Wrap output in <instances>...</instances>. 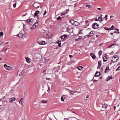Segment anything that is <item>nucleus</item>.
Returning a JSON list of instances; mask_svg holds the SVG:
<instances>
[{
    "instance_id": "nucleus-1",
    "label": "nucleus",
    "mask_w": 120,
    "mask_h": 120,
    "mask_svg": "<svg viewBox=\"0 0 120 120\" xmlns=\"http://www.w3.org/2000/svg\"><path fill=\"white\" fill-rule=\"evenodd\" d=\"M34 57L36 60L40 61L41 60V56L40 54L38 53H36L35 54Z\"/></svg>"
},
{
    "instance_id": "nucleus-2",
    "label": "nucleus",
    "mask_w": 120,
    "mask_h": 120,
    "mask_svg": "<svg viewBox=\"0 0 120 120\" xmlns=\"http://www.w3.org/2000/svg\"><path fill=\"white\" fill-rule=\"evenodd\" d=\"M118 59V56L116 55H114L112 59V63H115Z\"/></svg>"
},
{
    "instance_id": "nucleus-3",
    "label": "nucleus",
    "mask_w": 120,
    "mask_h": 120,
    "mask_svg": "<svg viewBox=\"0 0 120 120\" xmlns=\"http://www.w3.org/2000/svg\"><path fill=\"white\" fill-rule=\"evenodd\" d=\"M98 24L96 23H95L93 24L92 25V28L94 29H98L99 28Z\"/></svg>"
},
{
    "instance_id": "nucleus-4",
    "label": "nucleus",
    "mask_w": 120,
    "mask_h": 120,
    "mask_svg": "<svg viewBox=\"0 0 120 120\" xmlns=\"http://www.w3.org/2000/svg\"><path fill=\"white\" fill-rule=\"evenodd\" d=\"M47 33L46 34V36H45V38H51V36L50 33L48 31H47Z\"/></svg>"
},
{
    "instance_id": "nucleus-5",
    "label": "nucleus",
    "mask_w": 120,
    "mask_h": 120,
    "mask_svg": "<svg viewBox=\"0 0 120 120\" xmlns=\"http://www.w3.org/2000/svg\"><path fill=\"white\" fill-rule=\"evenodd\" d=\"M40 6L39 4L37 3H35L34 4V6L35 8H39Z\"/></svg>"
},
{
    "instance_id": "nucleus-6",
    "label": "nucleus",
    "mask_w": 120,
    "mask_h": 120,
    "mask_svg": "<svg viewBox=\"0 0 120 120\" xmlns=\"http://www.w3.org/2000/svg\"><path fill=\"white\" fill-rule=\"evenodd\" d=\"M4 66L6 70H9L11 69V67L10 66H8L5 64L4 65Z\"/></svg>"
},
{
    "instance_id": "nucleus-7",
    "label": "nucleus",
    "mask_w": 120,
    "mask_h": 120,
    "mask_svg": "<svg viewBox=\"0 0 120 120\" xmlns=\"http://www.w3.org/2000/svg\"><path fill=\"white\" fill-rule=\"evenodd\" d=\"M16 99L15 98H10L9 100V102L10 103L12 102H13L15 101Z\"/></svg>"
},
{
    "instance_id": "nucleus-8",
    "label": "nucleus",
    "mask_w": 120,
    "mask_h": 120,
    "mask_svg": "<svg viewBox=\"0 0 120 120\" xmlns=\"http://www.w3.org/2000/svg\"><path fill=\"white\" fill-rule=\"evenodd\" d=\"M34 20V19L32 18L31 19H28L26 20V22H28L30 23H32L33 21Z\"/></svg>"
},
{
    "instance_id": "nucleus-9",
    "label": "nucleus",
    "mask_w": 120,
    "mask_h": 120,
    "mask_svg": "<svg viewBox=\"0 0 120 120\" xmlns=\"http://www.w3.org/2000/svg\"><path fill=\"white\" fill-rule=\"evenodd\" d=\"M38 44L41 45L45 44V41H38Z\"/></svg>"
},
{
    "instance_id": "nucleus-10",
    "label": "nucleus",
    "mask_w": 120,
    "mask_h": 120,
    "mask_svg": "<svg viewBox=\"0 0 120 120\" xmlns=\"http://www.w3.org/2000/svg\"><path fill=\"white\" fill-rule=\"evenodd\" d=\"M16 36L19 37L20 38H22L23 36V34L22 33L16 35Z\"/></svg>"
},
{
    "instance_id": "nucleus-11",
    "label": "nucleus",
    "mask_w": 120,
    "mask_h": 120,
    "mask_svg": "<svg viewBox=\"0 0 120 120\" xmlns=\"http://www.w3.org/2000/svg\"><path fill=\"white\" fill-rule=\"evenodd\" d=\"M25 59H26V61L28 63H29L31 61L30 59L29 58L26 57Z\"/></svg>"
},
{
    "instance_id": "nucleus-12",
    "label": "nucleus",
    "mask_w": 120,
    "mask_h": 120,
    "mask_svg": "<svg viewBox=\"0 0 120 120\" xmlns=\"http://www.w3.org/2000/svg\"><path fill=\"white\" fill-rule=\"evenodd\" d=\"M109 66H107L106 67V68H105V72L106 73V72H109Z\"/></svg>"
},
{
    "instance_id": "nucleus-13",
    "label": "nucleus",
    "mask_w": 120,
    "mask_h": 120,
    "mask_svg": "<svg viewBox=\"0 0 120 120\" xmlns=\"http://www.w3.org/2000/svg\"><path fill=\"white\" fill-rule=\"evenodd\" d=\"M23 101V98H22L21 99H20V101H19V103L21 104V105H23V103L22 102Z\"/></svg>"
},
{
    "instance_id": "nucleus-14",
    "label": "nucleus",
    "mask_w": 120,
    "mask_h": 120,
    "mask_svg": "<svg viewBox=\"0 0 120 120\" xmlns=\"http://www.w3.org/2000/svg\"><path fill=\"white\" fill-rule=\"evenodd\" d=\"M100 73L98 71H97L95 73V76L96 77H98L100 75Z\"/></svg>"
},
{
    "instance_id": "nucleus-15",
    "label": "nucleus",
    "mask_w": 120,
    "mask_h": 120,
    "mask_svg": "<svg viewBox=\"0 0 120 120\" xmlns=\"http://www.w3.org/2000/svg\"><path fill=\"white\" fill-rule=\"evenodd\" d=\"M90 55L92 57V58L93 59H95L96 57V56L93 53H91L90 54Z\"/></svg>"
},
{
    "instance_id": "nucleus-16",
    "label": "nucleus",
    "mask_w": 120,
    "mask_h": 120,
    "mask_svg": "<svg viewBox=\"0 0 120 120\" xmlns=\"http://www.w3.org/2000/svg\"><path fill=\"white\" fill-rule=\"evenodd\" d=\"M113 77L112 76H108L106 79V81H108L109 80L111 79H112Z\"/></svg>"
},
{
    "instance_id": "nucleus-17",
    "label": "nucleus",
    "mask_w": 120,
    "mask_h": 120,
    "mask_svg": "<svg viewBox=\"0 0 120 120\" xmlns=\"http://www.w3.org/2000/svg\"><path fill=\"white\" fill-rule=\"evenodd\" d=\"M57 43L58 44V45L59 47H61V42L60 41L58 40L57 41Z\"/></svg>"
},
{
    "instance_id": "nucleus-18",
    "label": "nucleus",
    "mask_w": 120,
    "mask_h": 120,
    "mask_svg": "<svg viewBox=\"0 0 120 120\" xmlns=\"http://www.w3.org/2000/svg\"><path fill=\"white\" fill-rule=\"evenodd\" d=\"M69 21L71 24L74 25L75 21H74V20H69Z\"/></svg>"
},
{
    "instance_id": "nucleus-19",
    "label": "nucleus",
    "mask_w": 120,
    "mask_h": 120,
    "mask_svg": "<svg viewBox=\"0 0 120 120\" xmlns=\"http://www.w3.org/2000/svg\"><path fill=\"white\" fill-rule=\"evenodd\" d=\"M66 95H63L61 97V100L62 101H64V97Z\"/></svg>"
},
{
    "instance_id": "nucleus-20",
    "label": "nucleus",
    "mask_w": 120,
    "mask_h": 120,
    "mask_svg": "<svg viewBox=\"0 0 120 120\" xmlns=\"http://www.w3.org/2000/svg\"><path fill=\"white\" fill-rule=\"evenodd\" d=\"M103 60L104 62H106L107 60V57L106 56H104L103 58Z\"/></svg>"
},
{
    "instance_id": "nucleus-21",
    "label": "nucleus",
    "mask_w": 120,
    "mask_h": 120,
    "mask_svg": "<svg viewBox=\"0 0 120 120\" xmlns=\"http://www.w3.org/2000/svg\"><path fill=\"white\" fill-rule=\"evenodd\" d=\"M80 24V23L78 22H76V21H75V24H74V25H75L76 26H77L79 25Z\"/></svg>"
},
{
    "instance_id": "nucleus-22",
    "label": "nucleus",
    "mask_w": 120,
    "mask_h": 120,
    "mask_svg": "<svg viewBox=\"0 0 120 120\" xmlns=\"http://www.w3.org/2000/svg\"><path fill=\"white\" fill-rule=\"evenodd\" d=\"M67 36L66 35H64L62 36L61 37V38L62 39H65V38H66L67 37Z\"/></svg>"
},
{
    "instance_id": "nucleus-23",
    "label": "nucleus",
    "mask_w": 120,
    "mask_h": 120,
    "mask_svg": "<svg viewBox=\"0 0 120 120\" xmlns=\"http://www.w3.org/2000/svg\"><path fill=\"white\" fill-rule=\"evenodd\" d=\"M39 13V11H36L34 14V15L35 16H37Z\"/></svg>"
},
{
    "instance_id": "nucleus-24",
    "label": "nucleus",
    "mask_w": 120,
    "mask_h": 120,
    "mask_svg": "<svg viewBox=\"0 0 120 120\" xmlns=\"http://www.w3.org/2000/svg\"><path fill=\"white\" fill-rule=\"evenodd\" d=\"M82 68L83 67L81 66H79L77 68V69L80 70H81Z\"/></svg>"
},
{
    "instance_id": "nucleus-25",
    "label": "nucleus",
    "mask_w": 120,
    "mask_h": 120,
    "mask_svg": "<svg viewBox=\"0 0 120 120\" xmlns=\"http://www.w3.org/2000/svg\"><path fill=\"white\" fill-rule=\"evenodd\" d=\"M115 30H116L114 31V33H119V30L118 29H115Z\"/></svg>"
},
{
    "instance_id": "nucleus-26",
    "label": "nucleus",
    "mask_w": 120,
    "mask_h": 120,
    "mask_svg": "<svg viewBox=\"0 0 120 120\" xmlns=\"http://www.w3.org/2000/svg\"><path fill=\"white\" fill-rule=\"evenodd\" d=\"M102 18L101 16L98 17V20L99 21H102Z\"/></svg>"
},
{
    "instance_id": "nucleus-27",
    "label": "nucleus",
    "mask_w": 120,
    "mask_h": 120,
    "mask_svg": "<svg viewBox=\"0 0 120 120\" xmlns=\"http://www.w3.org/2000/svg\"><path fill=\"white\" fill-rule=\"evenodd\" d=\"M38 22H36L34 24L33 26H35V27L36 26H37L38 24Z\"/></svg>"
},
{
    "instance_id": "nucleus-28",
    "label": "nucleus",
    "mask_w": 120,
    "mask_h": 120,
    "mask_svg": "<svg viewBox=\"0 0 120 120\" xmlns=\"http://www.w3.org/2000/svg\"><path fill=\"white\" fill-rule=\"evenodd\" d=\"M45 103V101L44 100H42L41 101L40 104L41 105L42 104H44Z\"/></svg>"
},
{
    "instance_id": "nucleus-29",
    "label": "nucleus",
    "mask_w": 120,
    "mask_h": 120,
    "mask_svg": "<svg viewBox=\"0 0 120 120\" xmlns=\"http://www.w3.org/2000/svg\"><path fill=\"white\" fill-rule=\"evenodd\" d=\"M105 30H112L113 29H110V28H105Z\"/></svg>"
},
{
    "instance_id": "nucleus-30",
    "label": "nucleus",
    "mask_w": 120,
    "mask_h": 120,
    "mask_svg": "<svg viewBox=\"0 0 120 120\" xmlns=\"http://www.w3.org/2000/svg\"><path fill=\"white\" fill-rule=\"evenodd\" d=\"M107 107V105H102V108H106Z\"/></svg>"
},
{
    "instance_id": "nucleus-31",
    "label": "nucleus",
    "mask_w": 120,
    "mask_h": 120,
    "mask_svg": "<svg viewBox=\"0 0 120 120\" xmlns=\"http://www.w3.org/2000/svg\"><path fill=\"white\" fill-rule=\"evenodd\" d=\"M98 65L101 66V61H99L98 62Z\"/></svg>"
},
{
    "instance_id": "nucleus-32",
    "label": "nucleus",
    "mask_w": 120,
    "mask_h": 120,
    "mask_svg": "<svg viewBox=\"0 0 120 120\" xmlns=\"http://www.w3.org/2000/svg\"><path fill=\"white\" fill-rule=\"evenodd\" d=\"M91 36H92V35H86L84 36V38H87V37H90Z\"/></svg>"
},
{
    "instance_id": "nucleus-33",
    "label": "nucleus",
    "mask_w": 120,
    "mask_h": 120,
    "mask_svg": "<svg viewBox=\"0 0 120 120\" xmlns=\"http://www.w3.org/2000/svg\"><path fill=\"white\" fill-rule=\"evenodd\" d=\"M4 35V33L3 32H0V36H2Z\"/></svg>"
},
{
    "instance_id": "nucleus-34",
    "label": "nucleus",
    "mask_w": 120,
    "mask_h": 120,
    "mask_svg": "<svg viewBox=\"0 0 120 120\" xmlns=\"http://www.w3.org/2000/svg\"><path fill=\"white\" fill-rule=\"evenodd\" d=\"M16 3H14L13 5V7L14 8H15L16 7Z\"/></svg>"
},
{
    "instance_id": "nucleus-35",
    "label": "nucleus",
    "mask_w": 120,
    "mask_h": 120,
    "mask_svg": "<svg viewBox=\"0 0 120 120\" xmlns=\"http://www.w3.org/2000/svg\"><path fill=\"white\" fill-rule=\"evenodd\" d=\"M86 6V7H88L89 8H90L91 7V5H87Z\"/></svg>"
},
{
    "instance_id": "nucleus-36",
    "label": "nucleus",
    "mask_w": 120,
    "mask_h": 120,
    "mask_svg": "<svg viewBox=\"0 0 120 120\" xmlns=\"http://www.w3.org/2000/svg\"><path fill=\"white\" fill-rule=\"evenodd\" d=\"M93 31H91L89 34V35H92V34H93Z\"/></svg>"
},
{
    "instance_id": "nucleus-37",
    "label": "nucleus",
    "mask_w": 120,
    "mask_h": 120,
    "mask_svg": "<svg viewBox=\"0 0 120 120\" xmlns=\"http://www.w3.org/2000/svg\"><path fill=\"white\" fill-rule=\"evenodd\" d=\"M120 70V66H119L116 70V71Z\"/></svg>"
},
{
    "instance_id": "nucleus-38",
    "label": "nucleus",
    "mask_w": 120,
    "mask_h": 120,
    "mask_svg": "<svg viewBox=\"0 0 120 120\" xmlns=\"http://www.w3.org/2000/svg\"><path fill=\"white\" fill-rule=\"evenodd\" d=\"M107 17H108V15H106L105 16V19L106 20H107Z\"/></svg>"
},
{
    "instance_id": "nucleus-39",
    "label": "nucleus",
    "mask_w": 120,
    "mask_h": 120,
    "mask_svg": "<svg viewBox=\"0 0 120 120\" xmlns=\"http://www.w3.org/2000/svg\"><path fill=\"white\" fill-rule=\"evenodd\" d=\"M102 51L101 50L99 52V55H101V54H102Z\"/></svg>"
},
{
    "instance_id": "nucleus-40",
    "label": "nucleus",
    "mask_w": 120,
    "mask_h": 120,
    "mask_svg": "<svg viewBox=\"0 0 120 120\" xmlns=\"http://www.w3.org/2000/svg\"><path fill=\"white\" fill-rule=\"evenodd\" d=\"M72 94H74V91L72 90L70 92Z\"/></svg>"
},
{
    "instance_id": "nucleus-41",
    "label": "nucleus",
    "mask_w": 120,
    "mask_h": 120,
    "mask_svg": "<svg viewBox=\"0 0 120 120\" xmlns=\"http://www.w3.org/2000/svg\"><path fill=\"white\" fill-rule=\"evenodd\" d=\"M82 30H80V31H79V34H82V32H81V31H82Z\"/></svg>"
},
{
    "instance_id": "nucleus-42",
    "label": "nucleus",
    "mask_w": 120,
    "mask_h": 120,
    "mask_svg": "<svg viewBox=\"0 0 120 120\" xmlns=\"http://www.w3.org/2000/svg\"><path fill=\"white\" fill-rule=\"evenodd\" d=\"M115 45L114 44H112L110 46H109V47L110 48L113 45Z\"/></svg>"
},
{
    "instance_id": "nucleus-43",
    "label": "nucleus",
    "mask_w": 120,
    "mask_h": 120,
    "mask_svg": "<svg viewBox=\"0 0 120 120\" xmlns=\"http://www.w3.org/2000/svg\"><path fill=\"white\" fill-rule=\"evenodd\" d=\"M89 22V21H88L86 20V21L85 23H86V24H87Z\"/></svg>"
},
{
    "instance_id": "nucleus-44",
    "label": "nucleus",
    "mask_w": 120,
    "mask_h": 120,
    "mask_svg": "<svg viewBox=\"0 0 120 120\" xmlns=\"http://www.w3.org/2000/svg\"><path fill=\"white\" fill-rule=\"evenodd\" d=\"M101 66H99L98 65V67H97V69H98L99 68H100L101 67Z\"/></svg>"
},
{
    "instance_id": "nucleus-45",
    "label": "nucleus",
    "mask_w": 120,
    "mask_h": 120,
    "mask_svg": "<svg viewBox=\"0 0 120 120\" xmlns=\"http://www.w3.org/2000/svg\"><path fill=\"white\" fill-rule=\"evenodd\" d=\"M61 17L60 16H59L57 18V19L58 20H59L60 19Z\"/></svg>"
},
{
    "instance_id": "nucleus-46",
    "label": "nucleus",
    "mask_w": 120,
    "mask_h": 120,
    "mask_svg": "<svg viewBox=\"0 0 120 120\" xmlns=\"http://www.w3.org/2000/svg\"><path fill=\"white\" fill-rule=\"evenodd\" d=\"M74 93H80V92H78L76 91H74Z\"/></svg>"
},
{
    "instance_id": "nucleus-47",
    "label": "nucleus",
    "mask_w": 120,
    "mask_h": 120,
    "mask_svg": "<svg viewBox=\"0 0 120 120\" xmlns=\"http://www.w3.org/2000/svg\"><path fill=\"white\" fill-rule=\"evenodd\" d=\"M48 90H47V91L48 92H49L50 90V87L49 86H48Z\"/></svg>"
},
{
    "instance_id": "nucleus-48",
    "label": "nucleus",
    "mask_w": 120,
    "mask_h": 120,
    "mask_svg": "<svg viewBox=\"0 0 120 120\" xmlns=\"http://www.w3.org/2000/svg\"><path fill=\"white\" fill-rule=\"evenodd\" d=\"M27 14V13H26V14H23L22 15V16H25Z\"/></svg>"
},
{
    "instance_id": "nucleus-49",
    "label": "nucleus",
    "mask_w": 120,
    "mask_h": 120,
    "mask_svg": "<svg viewBox=\"0 0 120 120\" xmlns=\"http://www.w3.org/2000/svg\"><path fill=\"white\" fill-rule=\"evenodd\" d=\"M114 27V26L112 25V26H111V28H110V29H112V28H113Z\"/></svg>"
},
{
    "instance_id": "nucleus-50",
    "label": "nucleus",
    "mask_w": 120,
    "mask_h": 120,
    "mask_svg": "<svg viewBox=\"0 0 120 120\" xmlns=\"http://www.w3.org/2000/svg\"><path fill=\"white\" fill-rule=\"evenodd\" d=\"M66 14V13H62L61 14V16H62V15H65V14Z\"/></svg>"
},
{
    "instance_id": "nucleus-51",
    "label": "nucleus",
    "mask_w": 120,
    "mask_h": 120,
    "mask_svg": "<svg viewBox=\"0 0 120 120\" xmlns=\"http://www.w3.org/2000/svg\"><path fill=\"white\" fill-rule=\"evenodd\" d=\"M33 27V26H32V27H30V29H31V30H32V29H34V27Z\"/></svg>"
},
{
    "instance_id": "nucleus-52",
    "label": "nucleus",
    "mask_w": 120,
    "mask_h": 120,
    "mask_svg": "<svg viewBox=\"0 0 120 120\" xmlns=\"http://www.w3.org/2000/svg\"><path fill=\"white\" fill-rule=\"evenodd\" d=\"M113 53L111 52V53H110V55H112V54H113Z\"/></svg>"
},
{
    "instance_id": "nucleus-53",
    "label": "nucleus",
    "mask_w": 120,
    "mask_h": 120,
    "mask_svg": "<svg viewBox=\"0 0 120 120\" xmlns=\"http://www.w3.org/2000/svg\"><path fill=\"white\" fill-rule=\"evenodd\" d=\"M69 56L70 58H71L73 57V56L72 55H69Z\"/></svg>"
},
{
    "instance_id": "nucleus-54",
    "label": "nucleus",
    "mask_w": 120,
    "mask_h": 120,
    "mask_svg": "<svg viewBox=\"0 0 120 120\" xmlns=\"http://www.w3.org/2000/svg\"><path fill=\"white\" fill-rule=\"evenodd\" d=\"M97 9L99 10H100L101 9L100 8H97Z\"/></svg>"
},
{
    "instance_id": "nucleus-55",
    "label": "nucleus",
    "mask_w": 120,
    "mask_h": 120,
    "mask_svg": "<svg viewBox=\"0 0 120 120\" xmlns=\"http://www.w3.org/2000/svg\"><path fill=\"white\" fill-rule=\"evenodd\" d=\"M1 103H2V102L1 101V100L0 99V105L1 104Z\"/></svg>"
},
{
    "instance_id": "nucleus-56",
    "label": "nucleus",
    "mask_w": 120,
    "mask_h": 120,
    "mask_svg": "<svg viewBox=\"0 0 120 120\" xmlns=\"http://www.w3.org/2000/svg\"><path fill=\"white\" fill-rule=\"evenodd\" d=\"M50 79V78H46V80H49Z\"/></svg>"
},
{
    "instance_id": "nucleus-57",
    "label": "nucleus",
    "mask_w": 120,
    "mask_h": 120,
    "mask_svg": "<svg viewBox=\"0 0 120 120\" xmlns=\"http://www.w3.org/2000/svg\"><path fill=\"white\" fill-rule=\"evenodd\" d=\"M89 96L88 95L87 97H86V98H88V97H89Z\"/></svg>"
},
{
    "instance_id": "nucleus-58",
    "label": "nucleus",
    "mask_w": 120,
    "mask_h": 120,
    "mask_svg": "<svg viewBox=\"0 0 120 120\" xmlns=\"http://www.w3.org/2000/svg\"><path fill=\"white\" fill-rule=\"evenodd\" d=\"M67 89L68 90V91H69V92H70V90H69L68 89Z\"/></svg>"
},
{
    "instance_id": "nucleus-59",
    "label": "nucleus",
    "mask_w": 120,
    "mask_h": 120,
    "mask_svg": "<svg viewBox=\"0 0 120 120\" xmlns=\"http://www.w3.org/2000/svg\"><path fill=\"white\" fill-rule=\"evenodd\" d=\"M110 34L112 35L113 34V33H110Z\"/></svg>"
},
{
    "instance_id": "nucleus-60",
    "label": "nucleus",
    "mask_w": 120,
    "mask_h": 120,
    "mask_svg": "<svg viewBox=\"0 0 120 120\" xmlns=\"http://www.w3.org/2000/svg\"><path fill=\"white\" fill-rule=\"evenodd\" d=\"M78 40V39H76L75 40L76 41H77Z\"/></svg>"
},
{
    "instance_id": "nucleus-61",
    "label": "nucleus",
    "mask_w": 120,
    "mask_h": 120,
    "mask_svg": "<svg viewBox=\"0 0 120 120\" xmlns=\"http://www.w3.org/2000/svg\"><path fill=\"white\" fill-rule=\"evenodd\" d=\"M97 81V80H95V79L94 80V81Z\"/></svg>"
},
{
    "instance_id": "nucleus-62",
    "label": "nucleus",
    "mask_w": 120,
    "mask_h": 120,
    "mask_svg": "<svg viewBox=\"0 0 120 120\" xmlns=\"http://www.w3.org/2000/svg\"><path fill=\"white\" fill-rule=\"evenodd\" d=\"M95 21H97L98 20V19H95Z\"/></svg>"
},
{
    "instance_id": "nucleus-63",
    "label": "nucleus",
    "mask_w": 120,
    "mask_h": 120,
    "mask_svg": "<svg viewBox=\"0 0 120 120\" xmlns=\"http://www.w3.org/2000/svg\"><path fill=\"white\" fill-rule=\"evenodd\" d=\"M98 35H97L96 36V37H98Z\"/></svg>"
},
{
    "instance_id": "nucleus-64",
    "label": "nucleus",
    "mask_w": 120,
    "mask_h": 120,
    "mask_svg": "<svg viewBox=\"0 0 120 120\" xmlns=\"http://www.w3.org/2000/svg\"><path fill=\"white\" fill-rule=\"evenodd\" d=\"M43 15H45V11Z\"/></svg>"
}]
</instances>
